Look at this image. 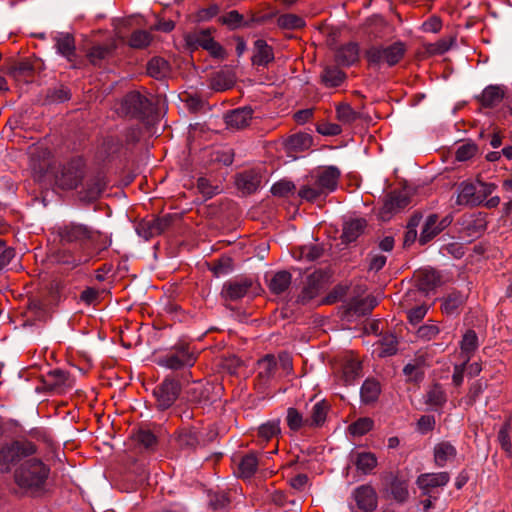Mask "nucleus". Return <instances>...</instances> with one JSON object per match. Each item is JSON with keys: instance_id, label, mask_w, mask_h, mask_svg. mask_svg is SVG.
<instances>
[{"instance_id": "1", "label": "nucleus", "mask_w": 512, "mask_h": 512, "mask_svg": "<svg viewBox=\"0 0 512 512\" xmlns=\"http://www.w3.org/2000/svg\"><path fill=\"white\" fill-rule=\"evenodd\" d=\"M58 235L63 243H76L82 248H89L99 254L111 245V239L91 227L71 222L58 228Z\"/></svg>"}, {"instance_id": "2", "label": "nucleus", "mask_w": 512, "mask_h": 512, "mask_svg": "<svg viewBox=\"0 0 512 512\" xmlns=\"http://www.w3.org/2000/svg\"><path fill=\"white\" fill-rule=\"evenodd\" d=\"M49 473L50 468L46 464L40 459L32 458L16 469L14 477L20 487L36 490L45 484Z\"/></svg>"}, {"instance_id": "3", "label": "nucleus", "mask_w": 512, "mask_h": 512, "mask_svg": "<svg viewBox=\"0 0 512 512\" xmlns=\"http://www.w3.org/2000/svg\"><path fill=\"white\" fill-rule=\"evenodd\" d=\"M36 452L37 446L27 439L3 444L0 447V471L10 472L23 458L34 455Z\"/></svg>"}, {"instance_id": "4", "label": "nucleus", "mask_w": 512, "mask_h": 512, "mask_svg": "<svg viewBox=\"0 0 512 512\" xmlns=\"http://www.w3.org/2000/svg\"><path fill=\"white\" fill-rule=\"evenodd\" d=\"M197 360V353L187 344L173 347L167 354L160 357L158 364L171 370L192 367Z\"/></svg>"}, {"instance_id": "5", "label": "nucleus", "mask_w": 512, "mask_h": 512, "mask_svg": "<svg viewBox=\"0 0 512 512\" xmlns=\"http://www.w3.org/2000/svg\"><path fill=\"white\" fill-rule=\"evenodd\" d=\"M118 111L125 116L144 119L151 115L153 107L145 95L132 91L122 99Z\"/></svg>"}, {"instance_id": "6", "label": "nucleus", "mask_w": 512, "mask_h": 512, "mask_svg": "<svg viewBox=\"0 0 512 512\" xmlns=\"http://www.w3.org/2000/svg\"><path fill=\"white\" fill-rule=\"evenodd\" d=\"M184 40L190 50H196L201 47L214 58L220 59H223L226 55L224 48L214 40L210 30L189 32L185 34Z\"/></svg>"}, {"instance_id": "7", "label": "nucleus", "mask_w": 512, "mask_h": 512, "mask_svg": "<svg viewBox=\"0 0 512 512\" xmlns=\"http://www.w3.org/2000/svg\"><path fill=\"white\" fill-rule=\"evenodd\" d=\"M406 51L402 42H395L387 47L373 46L366 51V58L370 64L386 63L389 66L397 64Z\"/></svg>"}, {"instance_id": "8", "label": "nucleus", "mask_w": 512, "mask_h": 512, "mask_svg": "<svg viewBox=\"0 0 512 512\" xmlns=\"http://www.w3.org/2000/svg\"><path fill=\"white\" fill-rule=\"evenodd\" d=\"M180 384L173 378H165L161 384L155 387L153 394L156 398V406L159 410L170 408L180 394Z\"/></svg>"}, {"instance_id": "9", "label": "nucleus", "mask_w": 512, "mask_h": 512, "mask_svg": "<svg viewBox=\"0 0 512 512\" xmlns=\"http://www.w3.org/2000/svg\"><path fill=\"white\" fill-rule=\"evenodd\" d=\"M410 199L405 192L393 191L387 195L378 215L383 221H388L393 214L407 207Z\"/></svg>"}, {"instance_id": "10", "label": "nucleus", "mask_w": 512, "mask_h": 512, "mask_svg": "<svg viewBox=\"0 0 512 512\" xmlns=\"http://www.w3.org/2000/svg\"><path fill=\"white\" fill-rule=\"evenodd\" d=\"M352 498L359 510L373 512L378 506V496L375 489L368 484L360 485L352 492Z\"/></svg>"}, {"instance_id": "11", "label": "nucleus", "mask_w": 512, "mask_h": 512, "mask_svg": "<svg viewBox=\"0 0 512 512\" xmlns=\"http://www.w3.org/2000/svg\"><path fill=\"white\" fill-rule=\"evenodd\" d=\"M450 223L451 219L449 217H444L440 220L436 214L429 215L425 220L419 237L420 244L425 245L428 243L449 226Z\"/></svg>"}, {"instance_id": "12", "label": "nucleus", "mask_w": 512, "mask_h": 512, "mask_svg": "<svg viewBox=\"0 0 512 512\" xmlns=\"http://www.w3.org/2000/svg\"><path fill=\"white\" fill-rule=\"evenodd\" d=\"M468 299V291H452L442 298V313L453 316L459 315Z\"/></svg>"}, {"instance_id": "13", "label": "nucleus", "mask_w": 512, "mask_h": 512, "mask_svg": "<svg viewBox=\"0 0 512 512\" xmlns=\"http://www.w3.org/2000/svg\"><path fill=\"white\" fill-rule=\"evenodd\" d=\"M340 171L338 168L334 166H329L322 170L316 172L315 175H312L315 180L319 183L325 193L328 195L333 192L338 185V180L340 178Z\"/></svg>"}, {"instance_id": "14", "label": "nucleus", "mask_w": 512, "mask_h": 512, "mask_svg": "<svg viewBox=\"0 0 512 512\" xmlns=\"http://www.w3.org/2000/svg\"><path fill=\"white\" fill-rule=\"evenodd\" d=\"M251 286L252 282L249 279L229 281L223 286L222 296L230 301L239 300L246 296Z\"/></svg>"}, {"instance_id": "15", "label": "nucleus", "mask_w": 512, "mask_h": 512, "mask_svg": "<svg viewBox=\"0 0 512 512\" xmlns=\"http://www.w3.org/2000/svg\"><path fill=\"white\" fill-rule=\"evenodd\" d=\"M415 280L419 290L429 292L441 284V276L434 269H422L415 273Z\"/></svg>"}, {"instance_id": "16", "label": "nucleus", "mask_w": 512, "mask_h": 512, "mask_svg": "<svg viewBox=\"0 0 512 512\" xmlns=\"http://www.w3.org/2000/svg\"><path fill=\"white\" fill-rule=\"evenodd\" d=\"M456 204L460 206H478L476 184L463 181L457 187Z\"/></svg>"}, {"instance_id": "17", "label": "nucleus", "mask_w": 512, "mask_h": 512, "mask_svg": "<svg viewBox=\"0 0 512 512\" xmlns=\"http://www.w3.org/2000/svg\"><path fill=\"white\" fill-rule=\"evenodd\" d=\"M450 480L447 472L424 473L418 476L416 483L421 490L429 491L430 489L445 486Z\"/></svg>"}, {"instance_id": "18", "label": "nucleus", "mask_w": 512, "mask_h": 512, "mask_svg": "<svg viewBox=\"0 0 512 512\" xmlns=\"http://www.w3.org/2000/svg\"><path fill=\"white\" fill-rule=\"evenodd\" d=\"M252 116L253 110L251 107H241L228 113L225 119L229 127L243 129L249 125Z\"/></svg>"}, {"instance_id": "19", "label": "nucleus", "mask_w": 512, "mask_h": 512, "mask_svg": "<svg viewBox=\"0 0 512 512\" xmlns=\"http://www.w3.org/2000/svg\"><path fill=\"white\" fill-rule=\"evenodd\" d=\"M105 178L97 175L86 182L84 190L81 192V199L92 202L98 199L106 187Z\"/></svg>"}, {"instance_id": "20", "label": "nucleus", "mask_w": 512, "mask_h": 512, "mask_svg": "<svg viewBox=\"0 0 512 512\" xmlns=\"http://www.w3.org/2000/svg\"><path fill=\"white\" fill-rule=\"evenodd\" d=\"M55 47L57 52L65 57L69 62L75 59V41L69 33H61L55 37Z\"/></svg>"}, {"instance_id": "21", "label": "nucleus", "mask_w": 512, "mask_h": 512, "mask_svg": "<svg viewBox=\"0 0 512 512\" xmlns=\"http://www.w3.org/2000/svg\"><path fill=\"white\" fill-rule=\"evenodd\" d=\"M274 59L272 48L262 39L254 43V53L252 63L257 66H267Z\"/></svg>"}, {"instance_id": "22", "label": "nucleus", "mask_w": 512, "mask_h": 512, "mask_svg": "<svg viewBox=\"0 0 512 512\" xmlns=\"http://www.w3.org/2000/svg\"><path fill=\"white\" fill-rule=\"evenodd\" d=\"M298 195L301 199L308 202H315L317 200L324 199L327 196L313 176H311L308 182L299 189Z\"/></svg>"}, {"instance_id": "23", "label": "nucleus", "mask_w": 512, "mask_h": 512, "mask_svg": "<svg viewBox=\"0 0 512 512\" xmlns=\"http://www.w3.org/2000/svg\"><path fill=\"white\" fill-rule=\"evenodd\" d=\"M456 455V448L450 442L442 441L434 447V461L438 467H444Z\"/></svg>"}, {"instance_id": "24", "label": "nucleus", "mask_w": 512, "mask_h": 512, "mask_svg": "<svg viewBox=\"0 0 512 512\" xmlns=\"http://www.w3.org/2000/svg\"><path fill=\"white\" fill-rule=\"evenodd\" d=\"M236 183L244 193L251 194L259 188L261 177L254 172H244L237 177Z\"/></svg>"}, {"instance_id": "25", "label": "nucleus", "mask_w": 512, "mask_h": 512, "mask_svg": "<svg viewBox=\"0 0 512 512\" xmlns=\"http://www.w3.org/2000/svg\"><path fill=\"white\" fill-rule=\"evenodd\" d=\"M504 94L502 87L491 85L483 90L480 96V102L484 107H495L503 100Z\"/></svg>"}, {"instance_id": "26", "label": "nucleus", "mask_w": 512, "mask_h": 512, "mask_svg": "<svg viewBox=\"0 0 512 512\" xmlns=\"http://www.w3.org/2000/svg\"><path fill=\"white\" fill-rule=\"evenodd\" d=\"M359 58V49L357 44L349 43L338 49L336 53V61L337 63L350 66L358 61Z\"/></svg>"}, {"instance_id": "27", "label": "nucleus", "mask_w": 512, "mask_h": 512, "mask_svg": "<svg viewBox=\"0 0 512 512\" xmlns=\"http://www.w3.org/2000/svg\"><path fill=\"white\" fill-rule=\"evenodd\" d=\"M366 227V221L362 218L351 219L345 222L343 226L342 238L346 242H352L356 240L364 231Z\"/></svg>"}, {"instance_id": "28", "label": "nucleus", "mask_w": 512, "mask_h": 512, "mask_svg": "<svg viewBox=\"0 0 512 512\" xmlns=\"http://www.w3.org/2000/svg\"><path fill=\"white\" fill-rule=\"evenodd\" d=\"M312 138L306 133L291 135L285 140V147L289 152H302L310 148Z\"/></svg>"}, {"instance_id": "29", "label": "nucleus", "mask_w": 512, "mask_h": 512, "mask_svg": "<svg viewBox=\"0 0 512 512\" xmlns=\"http://www.w3.org/2000/svg\"><path fill=\"white\" fill-rule=\"evenodd\" d=\"M259 465L258 455L250 452L241 458L238 466L239 475L242 478H250L256 472Z\"/></svg>"}, {"instance_id": "30", "label": "nucleus", "mask_w": 512, "mask_h": 512, "mask_svg": "<svg viewBox=\"0 0 512 512\" xmlns=\"http://www.w3.org/2000/svg\"><path fill=\"white\" fill-rule=\"evenodd\" d=\"M354 464L363 473H370L377 466V458L371 452H358L354 455Z\"/></svg>"}, {"instance_id": "31", "label": "nucleus", "mask_w": 512, "mask_h": 512, "mask_svg": "<svg viewBox=\"0 0 512 512\" xmlns=\"http://www.w3.org/2000/svg\"><path fill=\"white\" fill-rule=\"evenodd\" d=\"M257 365L258 376L264 381H268L275 376L277 361L273 355H266L258 361Z\"/></svg>"}, {"instance_id": "32", "label": "nucleus", "mask_w": 512, "mask_h": 512, "mask_svg": "<svg viewBox=\"0 0 512 512\" xmlns=\"http://www.w3.org/2000/svg\"><path fill=\"white\" fill-rule=\"evenodd\" d=\"M461 353L465 357V362L469 361L473 353L478 348V337L474 330H467L460 342Z\"/></svg>"}, {"instance_id": "33", "label": "nucleus", "mask_w": 512, "mask_h": 512, "mask_svg": "<svg viewBox=\"0 0 512 512\" xmlns=\"http://www.w3.org/2000/svg\"><path fill=\"white\" fill-rule=\"evenodd\" d=\"M169 71V63L161 57H154L147 64L148 75L155 79L164 78Z\"/></svg>"}, {"instance_id": "34", "label": "nucleus", "mask_w": 512, "mask_h": 512, "mask_svg": "<svg viewBox=\"0 0 512 512\" xmlns=\"http://www.w3.org/2000/svg\"><path fill=\"white\" fill-rule=\"evenodd\" d=\"M321 292V284L315 279V276H310L307 280V284L303 287L298 301L302 304H306L309 301L316 298Z\"/></svg>"}, {"instance_id": "35", "label": "nucleus", "mask_w": 512, "mask_h": 512, "mask_svg": "<svg viewBox=\"0 0 512 512\" xmlns=\"http://www.w3.org/2000/svg\"><path fill=\"white\" fill-rule=\"evenodd\" d=\"M291 283V274L287 271L275 273L269 282V289L275 294L283 293Z\"/></svg>"}, {"instance_id": "36", "label": "nucleus", "mask_w": 512, "mask_h": 512, "mask_svg": "<svg viewBox=\"0 0 512 512\" xmlns=\"http://www.w3.org/2000/svg\"><path fill=\"white\" fill-rule=\"evenodd\" d=\"M361 363L359 360L349 358L345 361L342 369V377L345 384H351L361 375Z\"/></svg>"}, {"instance_id": "37", "label": "nucleus", "mask_w": 512, "mask_h": 512, "mask_svg": "<svg viewBox=\"0 0 512 512\" xmlns=\"http://www.w3.org/2000/svg\"><path fill=\"white\" fill-rule=\"evenodd\" d=\"M322 82L327 87H337L342 84L345 74L336 67H326L321 75Z\"/></svg>"}, {"instance_id": "38", "label": "nucleus", "mask_w": 512, "mask_h": 512, "mask_svg": "<svg viewBox=\"0 0 512 512\" xmlns=\"http://www.w3.org/2000/svg\"><path fill=\"white\" fill-rule=\"evenodd\" d=\"M329 404L326 401H319L315 403L311 410L309 418V426H320L325 422Z\"/></svg>"}, {"instance_id": "39", "label": "nucleus", "mask_w": 512, "mask_h": 512, "mask_svg": "<svg viewBox=\"0 0 512 512\" xmlns=\"http://www.w3.org/2000/svg\"><path fill=\"white\" fill-rule=\"evenodd\" d=\"M380 394V384L371 379H367L361 387V399L365 403H371L377 400Z\"/></svg>"}, {"instance_id": "40", "label": "nucleus", "mask_w": 512, "mask_h": 512, "mask_svg": "<svg viewBox=\"0 0 512 512\" xmlns=\"http://www.w3.org/2000/svg\"><path fill=\"white\" fill-rule=\"evenodd\" d=\"M280 432L281 429L279 419L268 421L258 428V436L263 441H269L273 437L278 436Z\"/></svg>"}, {"instance_id": "41", "label": "nucleus", "mask_w": 512, "mask_h": 512, "mask_svg": "<svg viewBox=\"0 0 512 512\" xmlns=\"http://www.w3.org/2000/svg\"><path fill=\"white\" fill-rule=\"evenodd\" d=\"M336 117L343 124H352L359 118V113L349 104L342 103L336 107Z\"/></svg>"}, {"instance_id": "42", "label": "nucleus", "mask_w": 512, "mask_h": 512, "mask_svg": "<svg viewBox=\"0 0 512 512\" xmlns=\"http://www.w3.org/2000/svg\"><path fill=\"white\" fill-rule=\"evenodd\" d=\"M403 373L410 381H420L424 375L423 360L415 359L405 365Z\"/></svg>"}, {"instance_id": "43", "label": "nucleus", "mask_w": 512, "mask_h": 512, "mask_svg": "<svg viewBox=\"0 0 512 512\" xmlns=\"http://www.w3.org/2000/svg\"><path fill=\"white\" fill-rule=\"evenodd\" d=\"M286 421L288 427L293 431H297L303 426H309V419H304L302 414L293 407L288 408Z\"/></svg>"}, {"instance_id": "44", "label": "nucleus", "mask_w": 512, "mask_h": 512, "mask_svg": "<svg viewBox=\"0 0 512 512\" xmlns=\"http://www.w3.org/2000/svg\"><path fill=\"white\" fill-rule=\"evenodd\" d=\"M439 333L440 328L438 325L434 321L429 320L417 329L416 335L418 339L422 341H431L434 340Z\"/></svg>"}, {"instance_id": "45", "label": "nucleus", "mask_w": 512, "mask_h": 512, "mask_svg": "<svg viewBox=\"0 0 512 512\" xmlns=\"http://www.w3.org/2000/svg\"><path fill=\"white\" fill-rule=\"evenodd\" d=\"M390 490L392 497L398 502H404L409 496L407 482L398 478L392 480Z\"/></svg>"}, {"instance_id": "46", "label": "nucleus", "mask_w": 512, "mask_h": 512, "mask_svg": "<svg viewBox=\"0 0 512 512\" xmlns=\"http://www.w3.org/2000/svg\"><path fill=\"white\" fill-rule=\"evenodd\" d=\"M152 41V35L145 30H137L131 34L129 45L135 49H143L149 46Z\"/></svg>"}, {"instance_id": "47", "label": "nucleus", "mask_w": 512, "mask_h": 512, "mask_svg": "<svg viewBox=\"0 0 512 512\" xmlns=\"http://www.w3.org/2000/svg\"><path fill=\"white\" fill-rule=\"evenodd\" d=\"M113 49L114 46L112 45H96L89 50L87 57L89 61L95 65L108 57L112 53Z\"/></svg>"}, {"instance_id": "48", "label": "nucleus", "mask_w": 512, "mask_h": 512, "mask_svg": "<svg viewBox=\"0 0 512 512\" xmlns=\"http://www.w3.org/2000/svg\"><path fill=\"white\" fill-rule=\"evenodd\" d=\"M445 402H446V394H445L443 388L438 384L433 385L427 392L426 403L431 406L440 407Z\"/></svg>"}, {"instance_id": "49", "label": "nucleus", "mask_w": 512, "mask_h": 512, "mask_svg": "<svg viewBox=\"0 0 512 512\" xmlns=\"http://www.w3.org/2000/svg\"><path fill=\"white\" fill-rule=\"evenodd\" d=\"M233 270V260L228 256H223L211 264V271L216 277L226 275Z\"/></svg>"}, {"instance_id": "50", "label": "nucleus", "mask_w": 512, "mask_h": 512, "mask_svg": "<svg viewBox=\"0 0 512 512\" xmlns=\"http://www.w3.org/2000/svg\"><path fill=\"white\" fill-rule=\"evenodd\" d=\"M277 23L281 28L285 29H298L305 25L303 18L295 14H283L277 19Z\"/></svg>"}, {"instance_id": "51", "label": "nucleus", "mask_w": 512, "mask_h": 512, "mask_svg": "<svg viewBox=\"0 0 512 512\" xmlns=\"http://www.w3.org/2000/svg\"><path fill=\"white\" fill-rule=\"evenodd\" d=\"M373 424L371 418H359L349 426V432L354 436H362L373 428Z\"/></svg>"}, {"instance_id": "52", "label": "nucleus", "mask_w": 512, "mask_h": 512, "mask_svg": "<svg viewBox=\"0 0 512 512\" xmlns=\"http://www.w3.org/2000/svg\"><path fill=\"white\" fill-rule=\"evenodd\" d=\"M171 224V216L165 215L148 222L150 236L163 233Z\"/></svg>"}, {"instance_id": "53", "label": "nucleus", "mask_w": 512, "mask_h": 512, "mask_svg": "<svg viewBox=\"0 0 512 512\" xmlns=\"http://www.w3.org/2000/svg\"><path fill=\"white\" fill-rule=\"evenodd\" d=\"M48 377L51 379V385L55 388L70 387L69 375L60 369H55L49 372Z\"/></svg>"}, {"instance_id": "54", "label": "nucleus", "mask_w": 512, "mask_h": 512, "mask_svg": "<svg viewBox=\"0 0 512 512\" xmlns=\"http://www.w3.org/2000/svg\"><path fill=\"white\" fill-rule=\"evenodd\" d=\"M135 440L146 449H154L157 445L156 436L149 430L140 429L135 434Z\"/></svg>"}, {"instance_id": "55", "label": "nucleus", "mask_w": 512, "mask_h": 512, "mask_svg": "<svg viewBox=\"0 0 512 512\" xmlns=\"http://www.w3.org/2000/svg\"><path fill=\"white\" fill-rule=\"evenodd\" d=\"M295 190L293 182L288 180H280L271 187V193L274 196L285 197Z\"/></svg>"}, {"instance_id": "56", "label": "nucleus", "mask_w": 512, "mask_h": 512, "mask_svg": "<svg viewBox=\"0 0 512 512\" xmlns=\"http://www.w3.org/2000/svg\"><path fill=\"white\" fill-rule=\"evenodd\" d=\"M374 308L373 300L361 299L350 303L349 309L358 315H366Z\"/></svg>"}, {"instance_id": "57", "label": "nucleus", "mask_w": 512, "mask_h": 512, "mask_svg": "<svg viewBox=\"0 0 512 512\" xmlns=\"http://www.w3.org/2000/svg\"><path fill=\"white\" fill-rule=\"evenodd\" d=\"M454 43V38H442L435 43L427 46V51L430 54H443L447 52Z\"/></svg>"}, {"instance_id": "58", "label": "nucleus", "mask_w": 512, "mask_h": 512, "mask_svg": "<svg viewBox=\"0 0 512 512\" xmlns=\"http://www.w3.org/2000/svg\"><path fill=\"white\" fill-rule=\"evenodd\" d=\"M510 424L506 423L502 426V428L498 432V441L501 445V448L508 454H512V444L510 441Z\"/></svg>"}, {"instance_id": "59", "label": "nucleus", "mask_w": 512, "mask_h": 512, "mask_svg": "<svg viewBox=\"0 0 512 512\" xmlns=\"http://www.w3.org/2000/svg\"><path fill=\"white\" fill-rule=\"evenodd\" d=\"M220 21L222 24L227 25L231 29H236L242 25L243 16L239 14L236 10H232L225 15L220 17Z\"/></svg>"}, {"instance_id": "60", "label": "nucleus", "mask_w": 512, "mask_h": 512, "mask_svg": "<svg viewBox=\"0 0 512 512\" xmlns=\"http://www.w3.org/2000/svg\"><path fill=\"white\" fill-rule=\"evenodd\" d=\"M477 153V146L472 143H465L459 146L456 150V159L458 161H467L475 156Z\"/></svg>"}, {"instance_id": "61", "label": "nucleus", "mask_w": 512, "mask_h": 512, "mask_svg": "<svg viewBox=\"0 0 512 512\" xmlns=\"http://www.w3.org/2000/svg\"><path fill=\"white\" fill-rule=\"evenodd\" d=\"M476 184V192L478 198V205L483 203L485 199L493 193L496 189V186L492 183H485L481 181L475 182Z\"/></svg>"}, {"instance_id": "62", "label": "nucleus", "mask_w": 512, "mask_h": 512, "mask_svg": "<svg viewBox=\"0 0 512 512\" xmlns=\"http://www.w3.org/2000/svg\"><path fill=\"white\" fill-rule=\"evenodd\" d=\"M428 308L425 305H419L409 310L408 319L412 324L419 323L427 314Z\"/></svg>"}, {"instance_id": "63", "label": "nucleus", "mask_w": 512, "mask_h": 512, "mask_svg": "<svg viewBox=\"0 0 512 512\" xmlns=\"http://www.w3.org/2000/svg\"><path fill=\"white\" fill-rule=\"evenodd\" d=\"M33 68L28 62H21L12 70L13 76L17 79L19 77L30 78L32 76Z\"/></svg>"}, {"instance_id": "64", "label": "nucleus", "mask_w": 512, "mask_h": 512, "mask_svg": "<svg viewBox=\"0 0 512 512\" xmlns=\"http://www.w3.org/2000/svg\"><path fill=\"white\" fill-rule=\"evenodd\" d=\"M435 418L432 415H423L417 422L418 430L425 434L434 429Z\"/></svg>"}]
</instances>
